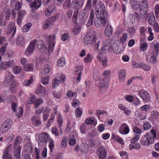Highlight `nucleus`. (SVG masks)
Listing matches in <instances>:
<instances>
[{
	"instance_id": "1",
	"label": "nucleus",
	"mask_w": 159,
	"mask_h": 159,
	"mask_svg": "<svg viewBox=\"0 0 159 159\" xmlns=\"http://www.w3.org/2000/svg\"><path fill=\"white\" fill-rule=\"evenodd\" d=\"M96 17L94 21L95 25L98 27L101 26L102 25L105 26L106 24V20L107 18V15H101L98 13L96 14Z\"/></svg>"
},
{
	"instance_id": "2",
	"label": "nucleus",
	"mask_w": 159,
	"mask_h": 159,
	"mask_svg": "<svg viewBox=\"0 0 159 159\" xmlns=\"http://www.w3.org/2000/svg\"><path fill=\"white\" fill-rule=\"evenodd\" d=\"M96 39L95 35L89 33H87L84 36L83 39V42L85 44H93L96 42Z\"/></svg>"
},
{
	"instance_id": "3",
	"label": "nucleus",
	"mask_w": 159,
	"mask_h": 159,
	"mask_svg": "<svg viewBox=\"0 0 159 159\" xmlns=\"http://www.w3.org/2000/svg\"><path fill=\"white\" fill-rule=\"evenodd\" d=\"M96 14L107 15L105 11V7L103 3L101 2H98L96 6Z\"/></svg>"
},
{
	"instance_id": "4",
	"label": "nucleus",
	"mask_w": 159,
	"mask_h": 159,
	"mask_svg": "<svg viewBox=\"0 0 159 159\" xmlns=\"http://www.w3.org/2000/svg\"><path fill=\"white\" fill-rule=\"evenodd\" d=\"M97 152L99 159H105L107 152L104 147L102 146L99 147L97 149Z\"/></svg>"
},
{
	"instance_id": "5",
	"label": "nucleus",
	"mask_w": 159,
	"mask_h": 159,
	"mask_svg": "<svg viewBox=\"0 0 159 159\" xmlns=\"http://www.w3.org/2000/svg\"><path fill=\"white\" fill-rule=\"evenodd\" d=\"M36 40V39L34 40L30 43L28 47L25 51V54L26 55L29 56L31 53L33 52L35 49Z\"/></svg>"
},
{
	"instance_id": "6",
	"label": "nucleus",
	"mask_w": 159,
	"mask_h": 159,
	"mask_svg": "<svg viewBox=\"0 0 159 159\" xmlns=\"http://www.w3.org/2000/svg\"><path fill=\"white\" fill-rule=\"evenodd\" d=\"M139 96L143 100L147 102L150 100V96L148 93L144 90H140L138 93Z\"/></svg>"
},
{
	"instance_id": "7",
	"label": "nucleus",
	"mask_w": 159,
	"mask_h": 159,
	"mask_svg": "<svg viewBox=\"0 0 159 159\" xmlns=\"http://www.w3.org/2000/svg\"><path fill=\"white\" fill-rule=\"evenodd\" d=\"M109 80L110 78L108 77H105L103 79L100 80L99 83V87L101 88L105 87L106 89L107 88L108 86Z\"/></svg>"
},
{
	"instance_id": "8",
	"label": "nucleus",
	"mask_w": 159,
	"mask_h": 159,
	"mask_svg": "<svg viewBox=\"0 0 159 159\" xmlns=\"http://www.w3.org/2000/svg\"><path fill=\"white\" fill-rule=\"evenodd\" d=\"M55 39L56 36L55 34H54L52 36V38L50 35H48L46 38V41L48 44V47L52 50L55 45L54 41L55 40Z\"/></svg>"
},
{
	"instance_id": "9",
	"label": "nucleus",
	"mask_w": 159,
	"mask_h": 159,
	"mask_svg": "<svg viewBox=\"0 0 159 159\" xmlns=\"http://www.w3.org/2000/svg\"><path fill=\"white\" fill-rule=\"evenodd\" d=\"M129 131V129L127 125L125 123H123L120 126L119 131L122 134H127Z\"/></svg>"
},
{
	"instance_id": "10",
	"label": "nucleus",
	"mask_w": 159,
	"mask_h": 159,
	"mask_svg": "<svg viewBox=\"0 0 159 159\" xmlns=\"http://www.w3.org/2000/svg\"><path fill=\"white\" fill-rule=\"evenodd\" d=\"M12 146L9 145L6 149L2 156L3 159H12L11 154Z\"/></svg>"
},
{
	"instance_id": "11",
	"label": "nucleus",
	"mask_w": 159,
	"mask_h": 159,
	"mask_svg": "<svg viewBox=\"0 0 159 159\" xmlns=\"http://www.w3.org/2000/svg\"><path fill=\"white\" fill-rule=\"evenodd\" d=\"M15 80L14 77L9 72H7L6 73L5 80L4 81V84L6 85H8V84L11 81Z\"/></svg>"
},
{
	"instance_id": "12",
	"label": "nucleus",
	"mask_w": 159,
	"mask_h": 159,
	"mask_svg": "<svg viewBox=\"0 0 159 159\" xmlns=\"http://www.w3.org/2000/svg\"><path fill=\"white\" fill-rule=\"evenodd\" d=\"M108 50L110 52H112L115 54H117L120 52L117 45L115 43L111 44L108 48Z\"/></svg>"
},
{
	"instance_id": "13",
	"label": "nucleus",
	"mask_w": 159,
	"mask_h": 159,
	"mask_svg": "<svg viewBox=\"0 0 159 159\" xmlns=\"http://www.w3.org/2000/svg\"><path fill=\"white\" fill-rule=\"evenodd\" d=\"M16 43L19 46H23L25 44V39L22 36L18 35L16 39Z\"/></svg>"
},
{
	"instance_id": "14",
	"label": "nucleus",
	"mask_w": 159,
	"mask_h": 159,
	"mask_svg": "<svg viewBox=\"0 0 159 159\" xmlns=\"http://www.w3.org/2000/svg\"><path fill=\"white\" fill-rule=\"evenodd\" d=\"M13 65V61L11 60L8 62H1V66L2 70H5L9 67H12Z\"/></svg>"
},
{
	"instance_id": "15",
	"label": "nucleus",
	"mask_w": 159,
	"mask_h": 159,
	"mask_svg": "<svg viewBox=\"0 0 159 159\" xmlns=\"http://www.w3.org/2000/svg\"><path fill=\"white\" fill-rule=\"evenodd\" d=\"M37 45V48L39 49L40 52H44L47 49L44 43L41 41H38Z\"/></svg>"
},
{
	"instance_id": "16",
	"label": "nucleus",
	"mask_w": 159,
	"mask_h": 159,
	"mask_svg": "<svg viewBox=\"0 0 159 159\" xmlns=\"http://www.w3.org/2000/svg\"><path fill=\"white\" fill-rule=\"evenodd\" d=\"M9 25L8 29H9V31H7V33L10 34L11 32H12L13 31L11 36V37H13L14 36L16 31V28L14 24L11 22L10 23Z\"/></svg>"
},
{
	"instance_id": "17",
	"label": "nucleus",
	"mask_w": 159,
	"mask_h": 159,
	"mask_svg": "<svg viewBox=\"0 0 159 159\" xmlns=\"http://www.w3.org/2000/svg\"><path fill=\"white\" fill-rule=\"evenodd\" d=\"M94 17V15L93 10H92L90 12L89 19L86 24L87 27H89L90 25H93Z\"/></svg>"
},
{
	"instance_id": "18",
	"label": "nucleus",
	"mask_w": 159,
	"mask_h": 159,
	"mask_svg": "<svg viewBox=\"0 0 159 159\" xmlns=\"http://www.w3.org/2000/svg\"><path fill=\"white\" fill-rule=\"evenodd\" d=\"M41 5V2L38 1V0H35L34 2L31 3L30 5V7L33 9L37 10Z\"/></svg>"
},
{
	"instance_id": "19",
	"label": "nucleus",
	"mask_w": 159,
	"mask_h": 159,
	"mask_svg": "<svg viewBox=\"0 0 159 159\" xmlns=\"http://www.w3.org/2000/svg\"><path fill=\"white\" fill-rule=\"evenodd\" d=\"M15 151L14 153V157L16 159H20V151L21 147L19 146L17 148H14Z\"/></svg>"
},
{
	"instance_id": "20",
	"label": "nucleus",
	"mask_w": 159,
	"mask_h": 159,
	"mask_svg": "<svg viewBox=\"0 0 159 159\" xmlns=\"http://www.w3.org/2000/svg\"><path fill=\"white\" fill-rule=\"evenodd\" d=\"M75 8L78 9L79 8L81 7L83 4L84 0H75L72 2Z\"/></svg>"
},
{
	"instance_id": "21",
	"label": "nucleus",
	"mask_w": 159,
	"mask_h": 159,
	"mask_svg": "<svg viewBox=\"0 0 159 159\" xmlns=\"http://www.w3.org/2000/svg\"><path fill=\"white\" fill-rule=\"evenodd\" d=\"M126 72L124 70H120L119 72V79L120 82H123L125 79Z\"/></svg>"
},
{
	"instance_id": "22",
	"label": "nucleus",
	"mask_w": 159,
	"mask_h": 159,
	"mask_svg": "<svg viewBox=\"0 0 159 159\" xmlns=\"http://www.w3.org/2000/svg\"><path fill=\"white\" fill-rule=\"evenodd\" d=\"M25 11H20L18 13V16L17 18V23L20 25L21 23L23 18L24 16Z\"/></svg>"
},
{
	"instance_id": "23",
	"label": "nucleus",
	"mask_w": 159,
	"mask_h": 159,
	"mask_svg": "<svg viewBox=\"0 0 159 159\" xmlns=\"http://www.w3.org/2000/svg\"><path fill=\"white\" fill-rule=\"evenodd\" d=\"M80 15L81 16V17H80V18H81L82 17V19L80 20V23L82 24L84 23L85 22V20L88 16V15L86 13H84V11L83 10L80 12Z\"/></svg>"
},
{
	"instance_id": "24",
	"label": "nucleus",
	"mask_w": 159,
	"mask_h": 159,
	"mask_svg": "<svg viewBox=\"0 0 159 159\" xmlns=\"http://www.w3.org/2000/svg\"><path fill=\"white\" fill-rule=\"evenodd\" d=\"M112 27L109 25H107L105 28V33L106 34V35L107 37H109L112 34Z\"/></svg>"
},
{
	"instance_id": "25",
	"label": "nucleus",
	"mask_w": 159,
	"mask_h": 159,
	"mask_svg": "<svg viewBox=\"0 0 159 159\" xmlns=\"http://www.w3.org/2000/svg\"><path fill=\"white\" fill-rule=\"evenodd\" d=\"M46 91L45 89L42 85L39 84L38 85V88L36 90V93L37 94L40 93H44Z\"/></svg>"
},
{
	"instance_id": "26",
	"label": "nucleus",
	"mask_w": 159,
	"mask_h": 159,
	"mask_svg": "<svg viewBox=\"0 0 159 159\" xmlns=\"http://www.w3.org/2000/svg\"><path fill=\"white\" fill-rule=\"evenodd\" d=\"M37 117L35 116H33L31 119V120L33 124L35 126H37L41 124V122L40 120L37 119Z\"/></svg>"
},
{
	"instance_id": "27",
	"label": "nucleus",
	"mask_w": 159,
	"mask_h": 159,
	"mask_svg": "<svg viewBox=\"0 0 159 159\" xmlns=\"http://www.w3.org/2000/svg\"><path fill=\"white\" fill-rule=\"evenodd\" d=\"M21 141V137L20 136H18L15 140L14 148H17L19 146H20L19 145Z\"/></svg>"
},
{
	"instance_id": "28",
	"label": "nucleus",
	"mask_w": 159,
	"mask_h": 159,
	"mask_svg": "<svg viewBox=\"0 0 159 159\" xmlns=\"http://www.w3.org/2000/svg\"><path fill=\"white\" fill-rule=\"evenodd\" d=\"M50 71V66L48 64H47L42 70L41 73L43 75H45L46 74L48 73Z\"/></svg>"
},
{
	"instance_id": "29",
	"label": "nucleus",
	"mask_w": 159,
	"mask_h": 159,
	"mask_svg": "<svg viewBox=\"0 0 159 159\" xmlns=\"http://www.w3.org/2000/svg\"><path fill=\"white\" fill-rule=\"evenodd\" d=\"M148 22L150 25H154L155 23L154 16L153 13L150 14L149 16Z\"/></svg>"
},
{
	"instance_id": "30",
	"label": "nucleus",
	"mask_w": 159,
	"mask_h": 159,
	"mask_svg": "<svg viewBox=\"0 0 159 159\" xmlns=\"http://www.w3.org/2000/svg\"><path fill=\"white\" fill-rule=\"evenodd\" d=\"M79 13V11L77 9L74 11L73 16L72 20L73 23L75 25L77 24V18Z\"/></svg>"
},
{
	"instance_id": "31",
	"label": "nucleus",
	"mask_w": 159,
	"mask_h": 159,
	"mask_svg": "<svg viewBox=\"0 0 159 159\" xmlns=\"http://www.w3.org/2000/svg\"><path fill=\"white\" fill-rule=\"evenodd\" d=\"M10 128V127H8L7 125L6 124L3 123L2 124L1 127H0V131L2 132H5L7 130Z\"/></svg>"
},
{
	"instance_id": "32",
	"label": "nucleus",
	"mask_w": 159,
	"mask_h": 159,
	"mask_svg": "<svg viewBox=\"0 0 159 159\" xmlns=\"http://www.w3.org/2000/svg\"><path fill=\"white\" fill-rule=\"evenodd\" d=\"M118 107L120 109L124 111L126 115H129L130 114L131 111L128 110L126 107L123 106L122 104L119 105Z\"/></svg>"
},
{
	"instance_id": "33",
	"label": "nucleus",
	"mask_w": 159,
	"mask_h": 159,
	"mask_svg": "<svg viewBox=\"0 0 159 159\" xmlns=\"http://www.w3.org/2000/svg\"><path fill=\"white\" fill-rule=\"evenodd\" d=\"M76 117L79 118L80 117L82 114V109L81 107H77L75 110Z\"/></svg>"
},
{
	"instance_id": "34",
	"label": "nucleus",
	"mask_w": 159,
	"mask_h": 159,
	"mask_svg": "<svg viewBox=\"0 0 159 159\" xmlns=\"http://www.w3.org/2000/svg\"><path fill=\"white\" fill-rule=\"evenodd\" d=\"M157 53H152V55L151 56L150 61L152 64H154L156 63L157 61L156 57H157Z\"/></svg>"
},
{
	"instance_id": "35",
	"label": "nucleus",
	"mask_w": 159,
	"mask_h": 159,
	"mask_svg": "<svg viewBox=\"0 0 159 159\" xmlns=\"http://www.w3.org/2000/svg\"><path fill=\"white\" fill-rule=\"evenodd\" d=\"M18 85V84L16 82L15 80L12 81V83L10 85V88L11 90L12 91H14L15 89H16Z\"/></svg>"
},
{
	"instance_id": "36",
	"label": "nucleus",
	"mask_w": 159,
	"mask_h": 159,
	"mask_svg": "<svg viewBox=\"0 0 159 159\" xmlns=\"http://www.w3.org/2000/svg\"><path fill=\"white\" fill-rule=\"evenodd\" d=\"M65 60L64 58L62 57L59 59L57 62V65L58 66H63L65 63Z\"/></svg>"
},
{
	"instance_id": "37",
	"label": "nucleus",
	"mask_w": 159,
	"mask_h": 159,
	"mask_svg": "<svg viewBox=\"0 0 159 159\" xmlns=\"http://www.w3.org/2000/svg\"><path fill=\"white\" fill-rule=\"evenodd\" d=\"M24 70L26 71H31L33 70V68L32 64H27L25 65Z\"/></svg>"
},
{
	"instance_id": "38",
	"label": "nucleus",
	"mask_w": 159,
	"mask_h": 159,
	"mask_svg": "<svg viewBox=\"0 0 159 159\" xmlns=\"http://www.w3.org/2000/svg\"><path fill=\"white\" fill-rule=\"evenodd\" d=\"M131 5L134 9H137L139 7V2L136 0H134L131 2Z\"/></svg>"
},
{
	"instance_id": "39",
	"label": "nucleus",
	"mask_w": 159,
	"mask_h": 159,
	"mask_svg": "<svg viewBox=\"0 0 159 159\" xmlns=\"http://www.w3.org/2000/svg\"><path fill=\"white\" fill-rule=\"evenodd\" d=\"M67 95L69 98H70L71 97L77 96V93L76 92L74 93L71 91H69L67 92Z\"/></svg>"
},
{
	"instance_id": "40",
	"label": "nucleus",
	"mask_w": 159,
	"mask_h": 159,
	"mask_svg": "<svg viewBox=\"0 0 159 159\" xmlns=\"http://www.w3.org/2000/svg\"><path fill=\"white\" fill-rule=\"evenodd\" d=\"M81 30V26L77 27L73 29L72 32L75 35H77L80 33Z\"/></svg>"
},
{
	"instance_id": "41",
	"label": "nucleus",
	"mask_w": 159,
	"mask_h": 159,
	"mask_svg": "<svg viewBox=\"0 0 159 159\" xmlns=\"http://www.w3.org/2000/svg\"><path fill=\"white\" fill-rule=\"evenodd\" d=\"M46 139L44 135H42L39 138V144L42 145L43 143H46Z\"/></svg>"
},
{
	"instance_id": "42",
	"label": "nucleus",
	"mask_w": 159,
	"mask_h": 159,
	"mask_svg": "<svg viewBox=\"0 0 159 159\" xmlns=\"http://www.w3.org/2000/svg\"><path fill=\"white\" fill-rule=\"evenodd\" d=\"M153 49L155 51H153V53H157L158 55V52H159V44L157 43L154 45L153 47Z\"/></svg>"
},
{
	"instance_id": "43",
	"label": "nucleus",
	"mask_w": 159,
	"mask_h": 159,
	"mask_svg": "<svg viewBox=\"0 0 159 159\" xmlns=\"http://www.w3.org/2000/svg\"><path fill=\"white\" fill-rule=\"evenodd\" d=\"M70 0H66L64 3L63 7L65 9L70 8Z\"/></svg>"
},
{
	"instance_id": "44",
	"label": "nucleus",
	"mask_w": 159,
	"mask_h": 159,
	"mask_svg": "<svg viewBox=\"0 0 159 159\" xmlns=\"http://www.w3.org/2000/svg\"><path fill=\"white\" fill-rule=\"evenodd\" d=\"M54 141L52 139H50L49 140V147L50 150L51 152H52L54 147Z\"/></svg>"
},
{
	"instance_id": "45",
	"label": "nucleus",
	"mask_w": 159,
	"mask_h": 159,
	"mask_svg": "<svg viewBox=\"0 0 159 159\" xmlns=\"http://www.w3.org/2000/svg\"><path fill=\"white\" fill-rule=\"evenodd\" d=\"M148 7V2L146 1H142L140 3V8H147Z\"/></svg>"
},
{
	"instance_id": "46",
	"label": "nucleus",
	"mask_w": 159,
	"mask_h": 159,
	"mask_svg": "<svg viewBox=\"0 0 159 159\" xmlns=\"http://www.w3.org/2000/svg\"><path fill=\"white\" fill-rule=\"evenodd\" d=\"M61 91L59 92H57L55 91L53 93V95L56 98L59 99L61 97Z\"/></svg>"
},
{
	"instance_id": "47",
	"label": "nucleus",
	"mask_w": 159,
	"mask_h": 159,
	"mask_svg": "<svg viewBox=\"0 0 159 159\" xmlns=\"http://www.w3.org/2000/svg\"><path fill=\"white\" fill-rule=\"evenodd\" d=\"M67 139L66 137H64L61 142V146L62 148H65L67 146Z\"/></svg>"
},
{
	"instance_id": "48",
	"label": "nucleus",
	"mask_w": 159,
	"mask_h": 159,
	"mask_svg": "<svg viewBox=\"0 0 159 159\" xmlns=\"http://www.w3.org/2000/svg\"><path fill=\"white\" fill-rule=\"evenodd\" d=\"M59 82L58 80L55 78L54 80H53L52 83V86L53 88L55 89L58 86Z\"/></svg>"
},
{
	"instance_id": "49",
	"label": "nucleus",
	"mask_w": 159,
	"mask_h": 159,
	"mask_svg": "<svg viewBox=\"0 0 159 159\" xmlns=\"http://www.w3.org/2000/svg\"><path fill=\"white\" fill-rule=\"evenodd\" d=\"M33 81L32 77H30L29 80H25L23 83V84L25 86H28L31 84Z\"/></svg>"
},
{
	"instance_id": "50",
	"label": "nucleus",
	"mask_w": 159,
	"mask_h": 159,
	"mask_svg": "<svg viewBox=\"0 0 159 159\" xmlns=\"http://www.w3.org/2000/svg\"><path fill=\"white\" fill-rule=\"evenodd\" d=\"M43 102V101L42 100V99L41 98H39L35 102V107L37 108L38 106Z\"/></svg>"
},
{
	"instance_id": "51",
	"label": "nucleus",
	"mask_w": 159,
	"mask_h": 159,
	"mask_svg": "<svg viewBox=\"0 0 159 159\" xmlns=\"http://www.w3.org/2000/svg\"><path fill=\"white\" fill-rule=\"evenodd\" d=\"M3 16H0V26H4L6 25V22L3 20Z\"/></svg>"
},
{
	"instance_id": "52",
	"label": "nucleus",
	"mask_w": 159,
	"mask_h": 159,
	"mask_svg": "<svg viewBox=\"0 0 159 159\" xmlns=\"http://www.w3.org/2000/svg\"><path fill=\"white\" fill-rule=\"evenodd\" d=\"M80 105V103L79 101L77 99H75L73 103H72V106L74 107H76L79 106Z\"/></svg>"
},
{
	"instance_id": "53",
	"label": "nucleus",
	"mask_w": 159,
	"mask_h": 159,
	"mask_svg": "<svg viewBox=\"0 0 159 159\" xmlns=\"http://www.w3.org/2000/svg\"><path fill=\"white\" fill-rule=\"evenodd\" d=\"M49 77H46L45 78L42 77L41 78V81L43 84L44 85L47 84L48 83Z\"/></svg>"
},
{
	"instance_id": "54",
	"label": "nucleus",
	"mask_w": 159,
	"mask_h": 159,
	"mask_svg": "<svg viewBox=\"0 0 159 159\" xmlns=\"http://www.w3.org/2000/svg\"><path fill=\"white\" fill-rule=\"evenodd\" d=\"M52 133L54 134L56 136H58L59 133L58 130L56 127H53L52 129Z\"/></svg>"
},
{
	"instance_id": "55",
	"label": "nucleus",
	"mask_w": 159,
	"mask_h": 159,
	"mask_svg": "<svg viewBox=\"0 0 159 159\" xmlns=\"http://www.w3.org/2000/svg\"><path fill=\"white\" fill-rule=\"evenodd\" d=\"M92 60V56L90 54H88L86 57L84 59V61L85 63L91 62Z\"/></svg>"
},
{
	"instance_id": "56",
	"label": "nucleus",
	"mask_w": 159,
	"mask_h": 159,
	"mask_svg": "<svg viewBox=\"0 0 159 159\" xmlns=\"http://www.w3.org/2000/svg\"><path fill=\"white\" fill-rule=\"evenodd\" d=\"M23 114V109L22 107L20 108L19 112H17L16 113V115L18 118H20L22 116Z\"/></svg>"
},
{
	"instance_id": "57",
	"label": "nucleus",
	"mask_w": 159,
	"mask_h": 159,
	"mask_svg": "<svg viewBox=\"0 0 159 159\" xmlns=\"http://www.w3.org/2000/svg\"><path fill=\"white\" fill-rule=\"evenodd\" d=\"M80 129L82 133L85 134L86 125L84 124L82 125L80 127Z\"/></svg>"
},
{
	"instance_id": "58",
	"label": "nucleus",
	"mask_w": 159,
	"mask_h": 159,
	"mask_svg": "<svg viewBox=\"0 0 159 159\" xmlns=\"http://www.w3.org/2000/svg\"><path fill=\"white\" fill-rule=\"evenodd\" d=\"M76 143L75 139L74 138H71L69 140V144L70 145H74Z\"/></svg>"
},
{
	"instance_id": "59",
	"label": "nucleus",
	"mask_w": 159,
	"mask_h": 159,
	"mask_svg": "<svg viewBox=\"0 0 159 159\" xmlns=\"http://www.w3.org/2000/svg\"><path fill=\"white\" fill-rule=\"evenodd\" d=\"M140 14L141 15H144L147 13V11L148 8H140Z\"/></svg>"
},
{
	"instance_id": "60",
	"label": "nucleus",
	"mask_w": 159,
	"mask_h": 159,
	"mask_svg": "<svg viewBox=\"0 0 159 159\" xmlns=\"http://www.w3.org/2000/svg\"><path fill=\"white\" fill-rule=\"evenodd\" d=\"M151 116L153 119L157 118L159 117V113L157 111H152Z\"/></svg>"
},
{
	"instance_id": "61",
	"label": "nucleus",
	"mask_w": 159,
	"mask_h": 159,
	"mask_svg": "<svg viewBox=\"0 0 159 159\" xmlns=\"http://www.w3.org/2000/svg\"><path fill=\"white\" fill-rule=\"evenodd\" d=\"M20 67H18L17 66H15L13 68V71L15 74H18L20 72Z\"/></svg>"
},
{
	"instance_id": "62",
	"label": "nucleus",
	"mask_w": 159,
	"mask_h": 159,
	"mask_svg": "<svg viewBox=\"0 0 159 159\" xmlns=\"http://www.w3.org/2000/svg\"><path fill=\"white\" fill-rule=\"evenodd\" d=\"M139 137L138 134H135L134 137L131 140V142L132 143H134L135 142H137L139 139Z\"/></svg>"
},
{
	"instance_id": "63",
	"label": "nucleus",
	"mask_w": 159,
	"mask_h": 159,
	"mask_svg": "<svg viewBox=\"0 0 159 159\" xmlns=\"http://www.w3.org/2000/svg\"><path fill=\"white\" fill-rule=\"evenodd\" d=\"M52 25L51 23H49L48 21L47 20L44 22L43 26V28L44 29H46L48 28V27L50 25Z\"/></svg>"
},
{
	"instance_id": "64",
	"label": "nucleus",
	"mask_w": 159,
	"mask_h": 159,
	"mask_svg": "<svg viewBox=\"0 0 159 159\" xmlns=\"http://www.w3.org/2000/svg\"><path fill=\"white\" fill-rule=\"evenodd\" d=\"M94 120L91 118H88L85 120V123L87 125H91L93 123Z\"/></svg>"
}]
</instances>
